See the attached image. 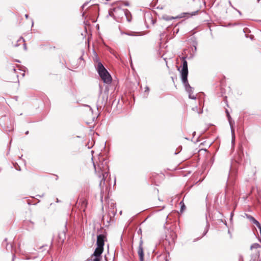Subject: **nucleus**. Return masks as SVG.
I'll return each instance as SVG.
<instances>
[{
  "mask_svg": "<svg viewBox=\"0 0 261 261\" xmlns=\"http://www.w3.org/2000/svg\"><path fill=\"white\" fill-rule=\"evenodd\" d=\"M93 166L95 173L100 179L99 186L101 188H103L105 184L106 178L108 176V165L106 159L102 158L99 159V162L96 164L93 162Z\"/></svg>",
  "mask_w": 261,
  "mask_h": 261,
  "instance_id": "nucleus-1",
  "label": "nucleus"
},
{
  "mask_svg": "<svg viewBox=\"0 0 261 261\" xmlns=\"http://www.w3.org/2000/svg\"><path fill=\"white\" fill-rule=\"evenodd\" d=\"M186 58V57H182L181 58L182 61V66L181 70L178 68V70L180 71L181 74V80L186 91L189 93V97L192 99H196V96L193 94V88L189 85L188 81V69Z\"/></svg>",
  "mask_w": 261,
  "mask_h": 261,
  "instance_id": "nucleus-2",
  "label": "nucleus"
},
{
  "mask_svg": "<svg viewBox=\"0 0 261 261\" xmlns=\"http://www.w3.org/2000/svg\"><path fill=\"white\" fill-rule=\"evenodd\" d=\"M98 73L103 83L109 84L112 82V77L101 62L98 61L96 67Z\"/></svg>",
  "mask_w": 261,
  "mask_h": 261,
  "instance_id": "nucleus-3",
  "label": "nucleus"
},
{
  "mask_svg": "<svg viewBox=\"0 0 261 261\" xmlns=\"http://www.w3.org/2000/svg\"><path fill=\"white\" fill-rule=\"evenodd\" d=\"M109 15L113 17L116 20L122 18L125 14V9L120 7L114 8L112 10L109 11Z\"/></svg>",
  "mask_w": 261,
  "mask_h": 261,
  "instance_id": "nucleus-4",
  "label": "nucleus"
},
{
  "mask_svg": "<svg viewBox=\"0 0 261 261\" xmlns=\"http://www.w3.org/2000/svg\"><path fill=\"white\" fill-rule=\"evenodd\" d=\"M106 240V236L103 234H99L97 237L96 245L99 248H103L105 241Z\"/></svg>",
  "mask_w": 261,
  "mask_h": 261,
  "instance_id": "nucleus-5",
  "label": "nucleus"
},
{
  "mask_svg": "<svg viewBox=\"0 0 261 261\" xmlns=\"http://www.w3.org/2000/svg\"><path fill=\"white\" fill-rule=\"evenodd\" d=\"M143 242L142 239L140 240L139 242V245L138 250V253L139 256V259L140 261L144 260V252L143 248Z\"/></svg>",
  "mask_w": 261,
  "mask_h": 261,
  "instance_id": "nucleus-6",
  "label": "nucleus"
},
{
  "mask_svg": "<svg viewBox=\"0 0 261 261\" xmlns=\"http://www.w3.org/2000/svg\"><path fill=\"white\" fill-rule=\"evenodd\" d=\"M226 113L227 116V118H228V121L229 122V124H230V127H231V134H232V142L233 143V142L234 141V129L232 126V121L231 120V118L230 115L227 110H226Z\"/></svg>",
  "mask_w": 261,
  "mask_h": 261,
  "instance_id": "nucleus-7",
  "label": "nucleus"
},
{
  "mask_svg": "<svg viewBox=\"0 0 261 261\" xmlns=\"http://www.w3.org/2000/svg\"><path fill=\"white\" fill-rule=\"evenodd\" d=\"M103 251V248H99L97 247L96 249H95V251H94L93 253L91 255V257L92 258L93 256H96L98 257H101V254L102 253Z\"/></svg>",
  "mask_w": 261,
  "mask_h": 261,
  "instance_id": "nucleus-8",
  "label": "nucleus"
},
{
  "mask_svg": "<svg viewBox=\"0 0 261 261\" xmlns=\"http://www.w3.org/2000/svg\"><path fill=\"white\" fill-rule=\"evenodd\" d=\"M233 172H232L230 174H229L228 176V179L227 181V184L226 186V188L227 189L229 188V187L230 185H232L233 184L234 177L233 176Z\"/></svg>",
  "mask_w": 261,
  "mask_h": 261,
  "instance_id": "nucleus-9",
  "label": "nucleus"
},
{
  "mask_svg": "<svg viewBox=\"0 0 261 261\" xmlns=\"http://www.w3.org/2000/svg\"><path fill=\"white\" fill-rule=\"evenodd\" d=\"M198 10L195 11L194 12H192V13H188V12L182 13L180 14L179 17V18H182V17H190L194 15H196L197 14H198Z\"/></svg>",
  "mask_w": 261,
  "mask_h": 261,
  "instance_id": "nucleus-10",
  "label": "nucleus"
},
{
  "mask_svg": "<svg viewBox=\"0 0 261 261\" xmlns=\"http://www.w3.org/2000/svg\"><path fill=\"white\" fill-rule=\"evenodd\" d=\"M124 16H125L128 22H131L132 18V14L128 10L125 9V14H124Z\"/></svg>",
  "mask_w": 261,
  "mask_h": 261,
  "instance_id": "nucleus-11",
  "label": "nucleus"
},
{
  "mask_svg": "<svg viewBox=\"0 0 261 261\" xmlns=\"http://www.w3.org/2000/svg\"><path fill=\"white\" fill-rule=\"evenodd\" d=\"M7 239H5L4 241V242H3V245H5V244H6V249L7 250L9 251V250H12V248H13V246L12 244H10V245H9L8 243H7Z\"/></svg>",
  "mask_w": 261,
  "mask_h": 261,
  "instance_id": "nucleus-12",
  "label": "nucleus"
},
{
  "mask_svg": "<svg viewBox=\"0 0 261 261\" xmlns=\"http://www.w3.org/2000/svg\"><path fill=\"white\" fill-rule=\"evenodd\" d=\"M259 256V252L257 250L254 254L251 255V259L253 261L257 260Z\"/></svg>",
  "mask_w": 261,
  "mask_h": 261,
  "instance_id": "nucleus-13",
  "label": "nucleus"
},
{
  "mask_svg": "<svg viewBox=\"0 0 261 261\" xmlns=\"http://www.w3.org/2000/svg\"><path fill=\"white\" fill-rule=\"evenodd\" d=\"M258 248H261V245L258 243H254L250 247L251 249Z\"/></svg>",
  "mask_w": 261,
  "mask_h": 261,
  "instance_id": "nucleus-14",
  "label": "nucleus"
},
{
  "mask_svg": "<svg viewBox=\"0 0 261 261\" xmlns=\"http://www.w3.org/2000/svg\"><path fill=\"white\" fill-rule=\"evenodd\" d=\"M28 225L29 229H33L34 228V223L32 221H29L27 222Z\"/></svg>",
  "mask_w": 261,
  "mask_h": 261,
  "instance_id": "nucleus-15",
  "label": "nucleus"
},
{
  "mask_svg": "<svg viewBox=\"0 0 261 261\" xmlns=\"http://www.w3.org/2000/svg\"><path fill=\"white\" fill-rule=\"evenodd\" d=\"M22 41L23 42H24V39L22 37H20L19 39L17 40V43L14 45V47H17L19 45V44L18 43V42Z\"/></svg>",
  "mask_w": 261,
  "mask_h": 261,
  "instance_id": "nucleus-16",
  "label": "nucleus"
},
{
  "mask_svg": "<svg viewBox=\"0 0 261 261\" xmlns=\"http://www.w3.org/2000/svg\"><path fill=\"white\" fill-rule=\"evenodd\" d=\"M102 258L101 257H98L96 256H93L92 259H91V261H100Z\"/></svg>",
  "mask_w": 261,
  "mask_h": 261,
  "instance_id": "nucleus-17",
  "label": "nucleus"
},
{
  "mask_svg": "<svg viewBox=\"0 0 261 261\" xmlns=\"http://www.w3.org/2000/svg\"><path fill=\"white\" fill-rule=\"evenodd\" d=\"M136 33L135 32H126V33H122V34H125L127 35H128V36H134L135 35L134 34Z\"/></svg>",
  "mask_w": 261,
  "mask_h": 261,
  "instance_id": "nucleus-18",
  "label": "nucleus"
},
{
  "mask_svg": "<svg viewBox=\"0 0 261 261\" xmlns=\"http://www.w3.org/2000/svg\"><path fill=\"white\" fill-rule=\"evenodd\" d=\"M171 236L172 237V241L173 243H174L176 234H175V233L174 232H172L171 233Z\"/></svg>",
  "mask_w": 261,
  "mask_h": 261,
  "instance_id": "nucleus-19",
  "label": "nucleus"
},
{
  "mask_svg": "<svg viewBox=\"0 0 261 261\" xmlns=\"http://www.w3.org/2000/svg\"><path fill=\"white\" fill-rule=\"evenodd\" d=\"M208 226H209V225L207 224L206 226V227L205 228L204 231V232L203 233L202 236H205L207 233V232H208Z\"/></svg>",
  "mask_w": 261,
  "mask_h": 261,
  "instance_id": "nucleus-20",
  "label": "nucleus"
},
{
  "mask_svg": "<svg viewBox=\"0 0 261 261\" xmlns=\"http://www.w3.org/2000/svg\"><path fill=\"white\" fill-rule=\"evenodd\" d=\"M247 218L250 221H251L254 218L251 215H247Z\"/></svg>",
  "mask_w": 261,
  "mask_h": 261,
  "instance_id": "nucleus-21",
  "label": "nucleus"
},
{
  "mask_svg": "<svg viewBox=\"0 0 261 261\" xmlns=\"http://www.w3.org/2000/svg\"><path fill=\"white\" fill-rule=\"evenodd\" d=\"M149 91V88L148 87H146L145 90V93H147L146 95L145 96L146 97H147V96L148 94Z\"/></svg>",
  "mask_w": 261,
  "mask_h": 261,
  "instance_id": "nucleus-22",
  "label": "nucleus"
},
{
  "mask_svg": "<svg viewBox=\"0 0 261 261\" xmlns=\"http://www.w3.org/2000/svg\"><path fill=\"white\" fill-rule=\"evenodd\" d=\"M251 222L254 224L255 225L257 223V222H258V221H257L255 218H254L252 221Z\"/></svg>",
  "mask_w": 261,
  "mask_h": 261,
  "instance_id": "nucleus-23",
  "label": "nucleus"
},
{
  "mask_svg": "<svg viewBox=\"0 0 261 261\" xmlns=\"http://www.w3.org/2000/svg\"><path fill=\"white\" fill-rule=\"evenodd\" d=\"M251 222L254 224L255 225L257 223V222H258V221H257L255 218H254L252 221Z\"/></svg>",
  "mask_w": 261,
  "mask_h": 261,
  "instance_id": "nucleus-24",
  "label": "nucleus"
},
{
  "mask_svg": "<svg viewBox=\"0 0 261 261\" xmlns=\"http://www.w3.org/2000/svg\"><path fill=\"white\" fill-rule=\"evenodd\" d=\"M251 222L254 224L255 225L257 223V222H258V221H257L255 218H254L252 221Z\"/></svg>",
  "mask_w": 261,
  "mask_h": 261,
  "instance_id": "nucleus-25",
  "label": "nucleus"
},
{
  "mask_svg": "<svg viewBox=\"0 0 261 261\" xmlns=\"http://www.w3.org/2000/svg\"><path fill=\"white\" fill-rule=\"evenodd\" d=\"M182 203V205L181 206V211H183L184 209L185 208V206L184 204L182 202H180V204H181Z\"/></svg>",
  "mask_w": 261,
  "mask_h": 261,
  "instance_id": "nucleus-26",
  "label": "nucleus"
},
{
  "mask_svg": "<svg viewBox=\"0 0 261 261\" xmlns=\"http://www.w3.org/2000/svg\"><path fill=\"white\" fill-rule=\"evenodd\" d=\"M255 225L256 226V227H257L258 228H260L261 227V225L258 222H257V224H255Z\"/></svg>",
  "mask_w": 261,
  "mask_h": 261,
  "instance_id": "nucleus-27",
  "label": "nucleus"
},
{
  "mask_svg": "<svg viewBox=\"0 0 261 261\" xmlns=\"http://www.w3.org/2000/svg\"><path fill=\"white\" fill-rule=\"evenodd\" d=\"M88 4V2H86V3H85L82 6V8L84 9V8L87 5V4Z\"/></svg>",
  "mask_w": 261,
  "mask_h": 261,
  "instance_id": "nucleus-28",
  "label": "nucleus"
},
{
  "mask_svg": "<svg viewBox=\"0 0 261 261\" xmlns=\"http://www.w3.org/2000/svg\"><path fill=\"white\" fill-rule=\"evenodd\" d=\"M173 19V17H168V18H167L166 19V20H171Z\"/></svg>",
  "mask_w": 261,
  "mask_h": 261,
  "instance_id": "nucleus-29",
  "label": "nucleus"
},
{
  "mask_svg": "<svg viewBox=\"0 0 261 261\" xmlns=\"http://www.w3.org/2000/svg\"><path fill=\"white\" fill-rule=\"evenodd\" d=\"M229 4L230 6H231L233 8L235 9V8L233 7V6L232 5L231 3V2H230V1H229Z\"/></svg>",
  "mask_w": 261,
  "mask_h": 261,
  "instance_id": "nucleus-30",
  "label": "nucleus"
},
{
  "mask_svg": "<svg viewBox=\"0 0 261 261\" xmlns=\"http://www.w3.org/2000/svg\"><path fill=\"white\" fill-rule=\"evenodd\" d=\"M24 49H27V46H26V44L25 43H24Z\"/></svg>",
  "mask_w": 261,
  "mask_h": 261,
  "instance_id": "nucleus-31",
  "label": "nucleus"
},
{
  "mask_svg": "<svg viewBox=\"0 0 261 261\" xmlns=\"http://www.w3.org/2000/svg\"><path fill=\"white\" fill-rule=\"evenodd\" d=\"M237 10L238 12L239 13V14L240 15H241V14H242L241 12L239 10Z\"/></svg>",
  "mask_w": 261,
  "mask_h": 261,
  "instance_id": "nucleus-32",
  "label": "nucleus"
},
{
  "mask_svg": "<svg viewBox=\"0 0 261 261\" xmlns=\"http://www.w3.org/2000/svg\"><path fill=\"white\" fill-rule=\"evenodd\" d=\"M15 256V255L13 254L12 261H14Z\"/></svg>",
  "mask_w": 261,
  "mask_h": 261,
  "instance_id": "nucleus-33",
  "label": "nucleus"
},
{
  "mask_svg": "<svg viewBox=\"0 0 261 261\" xmlns=\"http://www.w3.org/2000/svg\"><path fill=\"white\" fill-rule=\"evenodd\" d=\"M25 18H28V17H29L28 14H25Z\"/></svg>",
  "mask_w": 261,
  "mask_h": 261,
  "instance_id": "nucleus-34",
  "label": "nucleus"
},
{
  "mask_svg": "<svg viewBox=\"0 0 261 261\" xmlns=\"http://www.w3.org/2000/svg\"><path fill=\"white\" fill-rule=\"evenodd\" d=\"M13 70L14 71V72H15L16 71V69L14 67H13Z\"/></svg>",
  "mask_w": 261,
  "mask_h": 261,
  "instance_id": "nucleus-35",
  "label": "nucleus"
},
{
  "mask_svg": "<svg viewBox=\"0 0 261 261\" xmlns=\"http://www.w3.org/2000/svg\"><path fill=\"white\" fill-rule=\"evenodd\" d=\"M26 135H28L29 134V131H27L25 133Z\"/></svg>",
  "mask_w": 261,
  "mask_h": 261,
  "instance_id": "nucleus-36",
  "label": "nucleus"
},
{
  "mask_svg": "<svg viewBox=\"0 0 261 261\" xmlns=\"http://www.w3.org/2000/svg\"><path fill=\"white\" fill-rule=\"evenodd\" d=\"M197 109V107H195V108H193V110L195 109V110H196V109Z\"/></svg>",
  "mask_w": 261,
  "mask_h": 261,
  "instance_id": "nucleus-37",
  "label": "nucleus"
},
{
  "mask_svg": "<svg viewBox=\"0 0 261 261\" xmlns=\"http://www.w3.org/2000/svg\"><path fill=\"white\" fill-rule=\"evenodd\" d=\"M197 109V107H195V108H193V110L195 109V110H196V109Z\"/></svg>",
  "mask_w": 261,
  "mask_h": 261,
  "instance_id": "nucleus-38",
  "label": "nucleus"
},
{
  "mask_svg": "<svg viewBox=\"0 0 261 261\" xmlns=\"http://www.w3.org/2000/svg\"><path fill=\"white\" fill-rule=\"evenodd\" d=\"M259 229L260 233H261V227L258 228Z\"/></svg>",
  "mask_w": 261,
  "mask_h": 261,
  "instance_id": "nucleus-39",
  "label": "nucleus"
},
{
  "mask_svg": "<svg viewBox=\"0 0 261 261\" xmlns=\"http://www.w3.org/2000/svg\"><path fill=\"white\" fill-rule=\"evenodd\" d=\"M87 106V107H89V108H90V110L91 111H92V108H90L89 106Z\"/></svg>",
  "mask_w": 261,
  "mask_h": 261,
  "instance_id": "nucleus-40",
  "label": "nucleus"
},
{
  "mask_svg": "<svg viewBox=\"0 0 261 261\" xmlns=\"http://www.w3.org/2000/svg\"><path fill=\"white\" fill-rule=\"evenodd\" d=\"M57 202H59V199L58 198L57 199Z\"/></svg>",
  "mask_w": 261,
  "mask_h": 261,
  "instance_id": "nucleus-41",
  "label": "nucleus"
},
{
  "mask_svg": "<svg viewBox=\"0 0 261 261\" xmlns=\"http://www.w3.org/2000/svg\"><path fill=\"white\" fill-rule=\"evenodd\" d=\"M260 0H257V3H259Z\"/></svg>",
  "mask_w": 261,
  "mask_h": 261,
  "instance_id": "nucleus-42",
  "label": "nucleus"
},
{
  "mask_svg": "<svg viewBox=\"0 0 261 261\" xmlns=\"http://www.w3.org/2000/svg\"><path fill=\"white\" fill-rule=\"evenodd\" d=\"M125 5H126V6H128V4L127 3V4H125Z\"/></svg>",
  "mask_w": 261,
  "mask_h": 261,
  "instance_id": "nucleus-43",
  "label": "nucleus"
},
{
  "mask_svg": "<svg viewBox=\"0 0 261 261\" xmlns=\"http://www.w3.org/2000/svg\"><path fill=\"white\" fill-rule=\"evenodd\" d=\"M201 113H202V111L200 112H198L199 114H200Z\"/></svg>",
  "mask_w": 261,
  "mask_h": 261,
  "instance_id": "nucleus-44",
  "label": "nucleus"
}]
</instances>
